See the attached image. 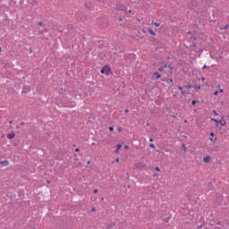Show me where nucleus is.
<instances>
[{
	"label": "nucleus",
	"instance_id": "21",
	"mask_svg": "<svg viewBox=\"0 0 229 229\" xmlns=\"http://www.w3.org/2000/svg\"><path fill=\"white\" fill-rule=\"evenodd\" d=\"M87 165H90V160L87 162Z\"/></svg>",
	"mask_w": 229,
	"mask_h": 229
},
{
	"label": "nucleus",
	"instance_id": "28",
	"mask_svg": "<svg viewBox=\"0 0 229 229\" xmlns=\"http://www.w3.org/2000/svg\"><path fill=\"white\" fill-rule=\"evenodd\" d=\"M154 176H159V174H155Z\"/></svg>",
	"mask_w": 229,
	"mask_h": 229
},
{
	"label": "nucleus",
	"instance_id": "14",
	"mask_svg": "<svg viewBox=\"0 0 229 229\" xmlns=\"http://www.w3.org/2000/svg\"><path fill=\"white\" fill-rule=\"evenodd\" d=\"M196 90H199L201 89V86H195Z\"/></svg>",
	"mask_w": 229,
	"mask_h": 229
},
{
	"label": "nucleus",
	"instance_id": "19",
	"mask_svg": "<svg viewBox=\"0 0 229 229\" xmlns=\"http://www.w3.org/2000/svg\"><path fill=\"white\" fill-rule=\"evenodd\" d=\"M156 171H157V173H160V168L156 167Z\"/></svg>",
	"mask_w": 229,
	"mask_h": 229
},
{
	"label": "nucleus",
	"instance_id": "18",
	"mask_svg": "<svg viewBox=\"0 0 229 229\" xmlns=\"http://www.w3.org/2000/svg\"><path fill=\"white\" fill-rule=\"evenodd\" d=\"M110 131H114V127H109Z\"/></svg>",
	"mask_w": 229,
	"mask_h": 229
},
{
	"label": "nucleus",
	"instance_id": "11",
	"mask_svg": "<svg viewBox=\"0 0 229 229\" xmlns=\"http://www.w3.org/2000/svg\"><path fill=\"white\" fill-rule=\"evenodd\" d=\"M3 165H8V161L2 162Z\"/></svg>",
	"mask_w": 229,
	"mask_h": 229
},
{
	"label": "nucleus",
	"instance_id": "17",
	"mask_svg": "<svg viewBox=\"0 0 229 229\" xmlns=\"http://www.w3.org/2000/svg\"><path fill=\"white\" fill-rule=\"evenodd\" d=\"M217 94H219V91H215L214 92V96H217Z\"/></svg>",
	"mask_w": 229,
	"mask_h": 229
},
{
	"label": "nucleus",
	"instance_id": "25",
	"mask_svg": "<svg viewBox=\"0 0 229 229\" xmlns=\"http://www.w3.org/2000/svg\"><path fill=\"white\" fill-rule=\"evenodd\" d=\"M94 193H95V194H98V190H95V191H94Z\"/></svg>",
	"mask_w": 229,
	"mask_h": 229
},
{
	"label": "nucleus",
	"instance_id": "13",
	"mask_svg": "<svg viewBox=\"0 0 229 229\" xmlns=\"http://www.w3.org/2000/svg\"><path fill=\"white\" fill-rule=\"evenodd\" d=\"M172 83H173V79H170V80L168 81V84H169V85H172Z\"/></svg>",
	"mask_w": 229,
	"mask_h": 229
},
{
	"label": "nucleus",
	"instance_id": "20",
	"mask_svg": "<svg viewBox=\"0 0 229 229\" xmlns=\"http://www.w3.org/2000/svg\"><path fill=\"white\" fill-rule=\"evenodd\" d=\"M196 103H197V101H196V100H193L191 104H192V105H196Z\"/></svg>",
	"mask_w": 229,
	"mask_h": 229
},
{
	"label": "nucleus",
	"instance_id": "10",
	"mask_svg": "<svg viewBox=\"0 0 229 229\" xmlns=\"http://www.w3.org/2000/svg\"><path fill=\"white\" fill-rule=\"evenodd\" d=\"M178 89H179V90L181 91L182 94H185V92H184V90H183V88L179 87Z\"/></svg>",
	"mask_w": 229,
	"mask_h": 229
},
{
	"label": "nucleus",
	"instance_id": "5",
	"mask_svg": "<svg viewBox=\"0 0 229 229\" xmlns=\"http://www.w3.org/2000/svg\"><path fill=\"white\" fill-rule=\"evenodd\" d=\"M210 139H209V140L211 141V142H214V143H216V140H217V139L216 138H214V132H210Z\"/></svg>",
	"mask_w": 229,
	"mask_h": 229
},
{
	"label": "nucleus",
	"instance_id": "15",
	"mask_svg": "<svg viewBox=\"0 0 229 229\" xmlns=\"http://www.w3.org/2000/svg\"><path fill=\"white\" fill-rule=\"evenodd\" d=\"M149 148H155V144H153V143L150 144V145H149Z\"/></svg>",
	"mask_w": 229,
	"mask_h": 229
},
{
	"label": "nucleus",
	"instance_id": "3",
	"mask_svg": "<svg viewBox=\"0 0 229 229\" xmlns=\"http://www.w3.org/2000/svg\"><path fill=\"white\" fill-rule=\"evenodd\" d=\"M214 121H215V123H218V124H221V126H226V120H225V119H221L219 121L215 119Z\"/></svg>",
	"mask_w": 229,
	"mask_h": 229
},
{
	"label": "nucleus",
	"instance_id": "33",
	"mask_svg": "<svg viewBox=\"0 0 229 229\" xmlns=\"http://www.w3.org/2000/svg\"><path fill=\"white\" fill-rule=\"evenodd\" d=\"M116 162H119V158L116 159Z\"/></svg>",
	"mask_w": 229,
	"mask_h": 229
},
{
	"label": "nucleus",
	"instance_id": "23",
	"mask_svg": "<svg viewBox=\"0 0 229 229\" xmlns=\"http://www.w3.org/2000/svg\"><path fill=\"white\" fill-rule=\"evenodd\" d=\"M124 148H125V149H129L130 148L127 145H125Z\"/></svg>",
	"mask_w": 229,
	"mask_h": 229
},
{
	"label": "nucleus",
	"instance_id": "29",
	"mask_svg": "<svg viewBox=\"0 0 229 229\" xmlns=\"http://www.w3.org/2000/svg\"><path fill=\"white\" fill-rule=\"evenodd\" d=\"M128 13H131V10H129V11H128Z\"/></svg>",
	"mask_w": 229,
	"mask_h": 229
},
{
	"label": "nucleus",
	"instance_id": "24",
	"mask_svg": "<svg viewBox=\"0 0 229 229\" xmlns=\"http://www.w3.org/2000/svg\"><path fill=\"white\" fill-rule=\"evenodd\" d=\"M149 142H153V138H150V139H149Z\"/></svg>",
	"mask_w": 229,
	"mask_h": 229
},
{
	"label": "nucleus",
	"instance_id": "32",
	"mask_svg": "<svg viewBox=\"0 0 229 229\" xmlns=\"http://www.w3.org/2000/svg\"><path fill=\"white\" fill-rule=\"evenodd\" d=\"M3 51V49L0 47V53Z\"/></svg>",
	"mask_w": 229,
	"mask_h": 229
},
{
	"label": "nucleus",
	"instance_id": "31",
	"mask_svg": "<svg viewBox=\"0 0 229 229\" xmlns=\"http://www.w3.org/2000/svg\"><path fill=\"white\" fill-rule=\"evenodd\" d=\"M76 151H77V152L80 151V148H76Z\"/></svg>",
	"mask_w": 229,
	"mask_h": 229
},
{
	"label": "nucleus",
	"instance_id": "16",
	"mask_svg": "<svg viewBox=\"0 0 229 229\" xmlns=\"http://www.w3.org/2000/svg\"><path fill=\"white\" fill-rule=\"evenodd\" d=\"M218 92H220L221 94H223V92H225V89H221Z\"/></svg>",
	"mask_w": 229,
	"mask_h": 229
},
{
	"label": "nucleus",
	"instance_id": "26",
	"mask_svg": "<svg viewBox=\"0 0 229 229\" xmlns=\"http://www.w3.org/2000/svg\"><path fill=\"white\" fill-rule=\"evenodd\" d=\"M201 80H202V81H205V77H202Z\"/></svg>",
	"mask_w": 229,
	"mask_h": 229
},
{
	"label": "nucleus",
	"instance_id": "4",
	"mask_svg": "<svg viewBox=\"0 0 229 229\" xmlns=\"http://www.w3.org/2000/svg\"><path fill=\"white\" fill-rule=\"evenodd\" d=\"M211 160H212V157H210V156H207L206 157L203 158V161H204L206 164L210 163Z\"/></svg>",
	"mask_w": 229,
	"mask_h": 229
},
{
	"label": "nucleus",
	"instance_id": "6",
	"mask_svg": "<svg viewBox=\"0 0 229 229\" xmlns=\"http://www.w3.org/2000/svg\"><path fill=\"white\" fill-rule=\"evenodd\" d=\"M135 167H137V169H144V165L141 163H136Z\"/></svg>",
	"mask_w": 229,
	"mask_h": 229
},
{
	"label": "nucleus",
	"instance_id": "27",
	"mask_svg": "<svg viewBox=\"0 0 229 229\" xmlns=\"http://www.w3.org/2000/svg\"><path fill=\"white\" fill-rule=\"evenodd\" d=\"M129 110L128 109H125V114H128Z\"/></svg>",
	"mask_w": 229,
	"mask_h": 229
},
{
	"label": "nucleus",
	"instance_id": "7",
	"mask_svg": "<svg viewBox=\"0 0 229 229\" xmlns=\"http://www.w3.org/2000/svg\"><path fill=\"white\" fill-rule=\"evenodd\" d=\"M7 138L12 140V139H15V132L10 133L7 135Z\"/></svg>",
	"mask_w": 229,
	"mask_h": 229
},
{
	"label": "nucleus",
	"instance_id": "22",
	"mask_svg": "<svg viewBox=\"0 0 229 229\" xmlns=\"http://www.w3.org/2000/svg\"><path fill=\"white\" fill-rule=\"evenodd\" d=\"M149 33H151V35H155V32H153L152 30H150Z\"/></svg>",
	"mask_w": 229,
	"mask_h": 229
},
{
	"label": "nucleus",
	"instance_id": "9",
	"mask_svg": "<svg viewBox=\"0 0 229 229\" xmlns=\"http://www.w3.org/2000/svg\"><path fill=\"white\" fill-rule=\"evenodd\" d=\"M154 74H155L156 78H157V80L160 79L161 75L158 72H156Z\"/></svg>",
	"mask_w": 229,
	"mask_h": 229
},
{
	"label": "nucleus",
	"instance_id": "8",
	"mask_svg": "<svg viewBox=\"0 0 229 229\" xmlns=\"http://www.w3.org/2000/svg\"><path fill=\"white\" fill-rule=\"evenodd\" d=\"M121 148H123V144H118L117 148L114 150V153L118 154Z\"/></svg>",
	"mask_w": 229,
	"mask_h": 229
},
{
	"label": "nucleus",
	"instance_id": "2",
	"mask_svg": "<svg viewBox=\"0 0 229 229\" xmlns=\"http://www.w3.org/2000/svg\"><path fill=\"white\" fill-rule=\"evenodd\" d=\"M101 73L110 76V74H112V70L108 66H104L101 70Z\"/></svg>",
	"mask_w": 229,
	"mask_h": 229
},
{
	"label": "nucleus",
	"instance_id": "30",
	"mask_svg": "<svg viewBox=\"0 0 229 229\" xmlns=\"http://www.w3.org/2000/svg\"><path fill=\"white\" fill-rule=\"evenodd\" d=\"M203 69H207V65H204Z\"/></svg>",
	"mask_w": 229,
	"mask_h": 229
},
{
	"label": "nucleus",
	"instance_id": "12",
	"mask_svg": "<svg viewBox=\"0 0 229 229\" xmlns=\"http://www.w3.org/2000/svg\"><path fill=\"white\" fill-rule=\"evenodd\" d=\"M154 26H156V28H158L160 26V23H154Z\"/></svg>",
	"mask_w": 229,
	"mask_h": 229
},
{
	"label": "nucleus",
	"instance_id": "1",
	"mask_svg": "<svg viewBox=\"0 0 229 229\" xmlns=\"http://www.w3.org/2000/svg\"><path fill=\"white\" fill-rule=\"evenodd\" d=\"M160 72H164L165 74H171V66L164 65L159 68Z\"/></svg>",
	"mask_w": 229,
	"mask_h": 229
}]
</instances>
